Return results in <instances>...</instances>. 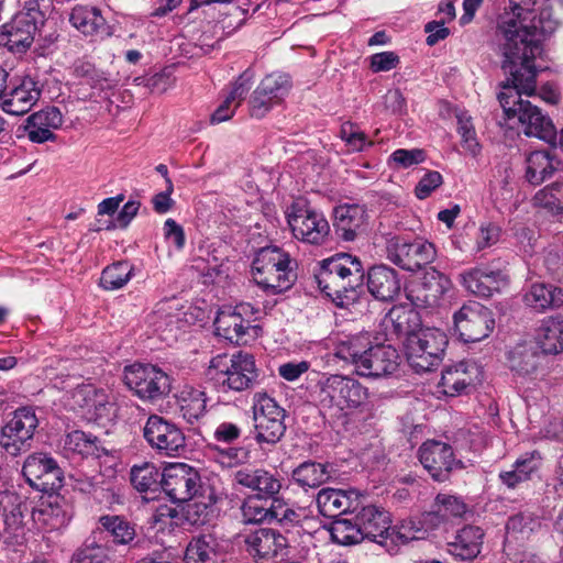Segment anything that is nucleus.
Masks as SVG:
<instances>
[{"mask_svg":"<svg viewBox=\"0 0 563 563\" xmlns=\"http://www.w3.org/2000/svg\"><path fill=\"white\" fill-rule=\"evenodd\" d=\"M69 22L85 35H96L104 30L106 20L95 7L76 5L70 13Z\"/></svg>","mask_w":563,"mask_h":563,"instance_id":"46","label":"nucleus"},{"mask_svg":"<svg viewBox=\"0 0 563 563\" xmlns=\"http://www.w3.org/2000/svg\"><path fill=\"white\" fill-rule=\"evenodd\" d=\"M249 453L244 448H214V460L223 467H234L247 461Z\"/></svg>","mask_w":563,"mask_h":563,"instance_id":"59","label":"nucleus"},{"mask_svg":"<svg viewBox=\"0 0 563 563\" xmlns=\"http://www.w3.org/2000/svg\"><path fill=\"white\" fill-rule=\"evenodd\" d=\"M499 13L496 36L504 57L503 68L510 74L498 100L507 120L518 122L523 133L554 144L556 131L552 120L522 95L532 96L537 88V57L542 43L559 25L550 7L536 10L537 0H508Z\"/></svg>","mask_w":563,"mask_h":563,"instance_id":"1","label":"nucleus"},{"mask_svg":"<svg viewBox=\"0 0 563 563\" xmlns=\"http://www.w3.org/2000/svg\"><path fill=\"white\" fill-rule=\"evenodd\" d=\"M291 235L297 241L322 246L330 239V224L323 213L313 209L306 200L298 199L285 210Z\"/></svg>","mask_w":563,"mask_h":563,"instance_id":"6","label":"nucleus"},{"mask_svg":"<svg viewBox=\"0 0 563 563\" xmlns=\"http://www.w3.org/2000/svg\"><path fill=\"white\" fill-rule=\"evenodd\" d=\"M540 362V354L532 344L521 343L508 353V364L515 375L522 379H534Z\"/></svg>","mask_w":563,"mask_h":563,"instance_id":"34","label":"nucleus"},{"mask_svg":"<svg viewBox=\"0 0 563 563\" xmlns=\"http://www.w3.org/2000/svg\"><path fill=\"white\" fill-rule=\"evenodd\" d=\"M526 306L542 312L563 306V289L551 284L533 283L523 294Z\"/></svg>","mask_w":563,"mask_h":563,"instance_id":"33","label":"nucleus"},{"mask_svg":"<svg viewBox=\"0 0 563 563\" xmlns=\"http://www.w3.org/2000/svg\"><path fill=\"white\" fill-rule=\"evenodd\" d=\"M456 120L457 133L461 136L463 148L472 156L478 155L481 152V145L477 141L471 115L465 111H461L456 114Z\"/></svg>","mask_w":563,"mask_h":563,"instance_id":"54","label":"nucleus"},{"mask_svg":"<svg viewBox=\"0 0 563 563\" xmlns=\"http://www.w3.org/2000/svg\"><path fill=\"white\" fill-rule=\"evenodd\" d=\"M38 31L35 13L20 11L0 26V46L23 54L32 46Z\"/></svg>","mask_w":563,"mask_h":563,"instance_id":"16","label":"nucleus"},{"mask_svg":"<svg viewBox=\"0 0 563 563\" xmlns=\"http://www.w3.org/2000/svg\"><path fill=\"white\" fill-rule=\"evenodd\" d=\"M333 474L330 464L306 461L292 471L294 482L303 489L318 488L327 483Z\"/></svg>","mask_w":563,"mask_h":563,"instance_id":"41","label":"nucleus"},{"mask_svg":"<svg viewBox=\"0 0 563 563\" xmlns=\"http://www.w3.org/2000/svg\"><path fill=\"white\" fill-rule=\"evenodd\" d=\"M367 288L377 300H394L401 290L398 273L387 265H375L367 272Z\"/></svg>","mask_w":563,"mask_h":563,"instance_id":"29","label":"nucleus"},{"mask_svg":"<svg viewBox=\"0 0 563 563\" xmlns=\"http://www.w3.org/2000/svg\"><path fill=\"white\" fill-rule=\"evenodd\" d=\"M22 473L27 483L41 492L56 490L63 486L62 470L46 453H34L27 456Z\"/></svg>","mask_w":563,"mask_h":563,"instance_id":"18","label":"nucleus"},{"mask_svg":"<svg viewBox=\"0 0 563 563\" xmlns=\"http://www.w3.org/2000/svg\"><path fill=\"white\" fill-rule=\"evenodd\" d=\"M542 455L534 450L522 454L516 460L511 471L501 472L499 478L509 488H515L520 483L531 478L542 464Z\"/></svg>","mask_w":563,"mask_h":563,"instance_id":"38","label":"nucleus"},{"mask_svg":"<svg viewBox=\"0 0 563 563\" xmlns=\"http://www.w3.org/2000/svg\"><path fill=\"white\" fill-rule=\"evenodd\" d=\"M200 483L198 472L186 463H173L163 472L162 489L175 503L195 497Z\"/></svg>","mask_w":563,"mask_h":563,"instance_id":"19","label":"nucleus"},{"mask_svg":"<svg viewBox=\"0 0 563 563\" xmlns=\"http://www.w3.org/2000/svg\"><path fill=\"white\" fill-rule=\"evenodd\" d=\"M130 479L133 487L141 494L158 493L163 486V473L148 462L132 466Z\"/></svg>","mask_w":563,"mask_h":563,"instance_id":"43","label":"nucleus"},{"mask_svg":"<svg viewBox=\"0 0 563 563\" xmlns=\"http://www.w3.org/2000/svg\"><path fill=\"white\" fill-rule=\"evenodd\" d=\"M222 554L218 551V543L212 536H199L188 544L185 553V563H219Z\"/></svg>","mask_w":563,"mask_h":563,"instance_id":"44","label":"nucleus"},{"mask_svg":"<svg viewBox=\"0 0 563 563\" xmlns=\"http://www.w3.org/2000/svg\"><path fill=\"white\" fill-rule=\"evenodd\" d=\"M532 205L553 214L563 212V181H555L539 189L532 198Z\"/></svg>","mask_w":563,"mask_h":563,"instance_id":"50","label":"nucleus"},{"mask_svg":"<svg viewBox=\"0 0 563 563\" xmlns=\"http://www.w3.org/2000/svg\"><path fill=\"white\" fill-rule=\"evenodd\" d=\"M258 313L260 310L249 302L224 306L214 319L216 334L230 343L246 344L258 334L260 327L254 324Z\"/></svg>","mask_w":563,"mask_h":563,"instance_id":"9","label":"nucleus"},{"mask_svg":"<svg viewBox=\"0 0 563 563\" xmlns=\"http://www.w3.org/2000/svg\"><path fill=\"white\" fill-rule=\"evenodd\" d=\"M356 519L365 538L382 545L388 544L391 533L388 511L375 505H367L356 514Z\"/></svg>","mask_w":563,"mask_h":563,"instance_id":"25","label":"nucleus"},{"mask_svg":"<svg viewBox=\"0 0 563 563\" xmlns=\"http://www.w3.org/2000/svg\"><path fill=\"white\" fill-rule=\"evenodd\" d=\"M38 420L32 408L23 407L0 430V448L10 456H18L31 446Z\"/></svg>","mask_w":563,"mask_h":563,"instance_id":"14","label":"nucleus"},{"mask_svg":"<svg viewBox=\"0 0 563 563\" xmlns=\"http://www.w3.org/2000/svg\"><path fill=\"white\" fill-rule=\"evenodd\" d=\"M275 104L278 103L268 97L267 93L262 91L258 93L257 87L250 99L251 115L261 119L266 115Z\"/></svg>","mask_w":563,"mask_h":563,"instance_id":"63","label":"nucleus"},{"mask_svg":"<svg viewBox=\"0 0 563 563\" xmlns=\"http://www.w3.org/2000/svg\"><path fill=\"white\" fill-rule=\"evenodd\" d=\"M177 510L167 505L159 506L152 515V526L157 531H165L173 529Z\"/></svg>","mask_w":563,"mask_h":563,"instance_id":"62","label":"nucleus"},{"mask_svg":"<svg viewBox=\"0 0 563 563\" xmlns=\"http://www.w3.org/2000/svg\"><path fill=\"white\" fill-rule=\"evenodd\" d=\"M333 542L340 545H352L365 539L358 520L340 518L331 523L329 529Z\"/></svg>","mask_w":563,"mask_h":563,"instance_id":"49","label":"nucleus"},{"mask_svg":"<svg viewBox=\"0 0 563 563\" xmlns=\"http://www.w3.org/2000/svg\"><path fill=\"white\" fill-rule=\"evenodd\" d=\"M483 537L481 528L465 526L446 543V552L461 561L473 560L481 552Z\"/></svg>","mask_w":563,"mask_h":563,"instance_id":"31","label":"nucleus"},{"mask_svg":"<svg viewBox=\"0 0 563 563\" xmlns=\"http://www.w3.org/2000/svg\"><path fill=\"white\" fill-rule=\"evenodd\" d=\"M234 481L255 493L260 499H271L280 492L283 478L264 468L245 467L234 474Z\"/></svg>","mask_w":563,"mask_h":563,"instance_id":"23","label":"nucleus"},{"mask_svg":"<svg viewBox=\"0 0 563 563\" xmlns=\"http://www.w3.org/2000/svg\"><path fill=\"white\" fill-rule=\"evenodd\" d=\"M311 395L320 412L332 420H345L362 412L369 402V389L358 379L343 374L323 373Z\"/></svg>","mask_w":563,"mask_h":563,"instance_id":"2","label":"nucleus"},{"mask_svg":"<svg viewBox=\"0 0 563 563\" xmlns=\"http://www.w3.org/2000/svg\"><path fill=\"white\" fill-rule=\"evenodd\" d=\"M99 522L118 544H128L135 538L134 526L123 517L107 515L100 517Z\"/></svg>","mask_w":563,"mask_h":563,"instance_id":"51","label":"nucleus"},{"mask_svg":"<svg viewBox=\"0 0 563 563\" xmlns=\"http://www.w3.org/2000/svg\"><path fill=\"white\" fill-rule=\"evenodd\" d=\"M124 383L143 400L156 401L172 389L170 377L152 364L135 363L124 368Z\"/></svg>","mask_w":563,"mask_h":563,"instance_id":"10","label":"nucleus"},{"mask_svg":"<svg viewBox=\"0 0 563 563\" xmlns=\"http://www.w3.org/2000/svg\"><path fill=\"white\" fill-rule=\"evenodd\" d=\"M482 371L475 362H460L442 372L439 384L441 393L454 397L481 382Z\"/></svg>","mask_w":563,"mask_h":563,"instance_id":"22","label":"nucleus"},{"mask_svg":"<svg viewBox=\"0 0 563 563\" xmlns=\"http://www.w3.org/2000/svg\"><path fill=\"white\" fill-rule=\"evenodd\" d=\"M442 181L443 178L439 172H428L416 186L415 192L417 198L426 199L442 184Z\"/></svg>","mask_w":563,"mask_h":563,"instance_id":"64","label":"nucleus"},{"mask_svg":"<svg viewBox=\"0 0 563 563\" xmlns=\"http://www.w3.org/2000/svg\"><path fill=\"white\" fill-rule=\"evenodd\" d=\"M71 510L56 497L54 501L42 503L32 511L33 521L47 530H58L68 525L71 519Z\"/></svg>","mask_w":563,"mask_h":563,"instance_id":"36","label":"nucleus"},{"mask_svg":"<svg viewBox=\"0 0 563 563\" xmlns=\"http://www.w3.org/2000/svg\"><path fill=\"white\" fill-rule=\"evenodd\" d=\"M435 519L437 516L430 512L406 519L391 528L389 541L395 544H405L413 540H423L437 527Z\"/></svg>","mask_w":563,"mask_h":563,"instance_id":"30","label":"nucleus"},{"mask_svg":"<svg viewBox=\"0 0 563 563\" xmlns=\"http://www.w3.org/2000/svg\"><path fill=\"white\" fill-rule=\"evenodd\" d=\"M335 225L345 241H353L356 232L365 222V211L356 205H344L335 208Z\"/></svg>","mask_w":563,"mask_h":563,"instance_id":"45","label":"nucleus"},{"mask_svg":"<svg viewBox=\"0 0 563 563\" xmlns=\"http://www.w3.org/2000/svg\"><path fill=\"white\" fill-rule=\"evenodd\" d=\"M419 461L430 476L438 482L449 478L452 470L460 466L452 448L441 441H427L419 449Z\"/></svg>","mask_w":563,"mask_h":563,"instance_id":"20","label":"nucleus"},{"mask_svg":"<svg viewBox=\"0 0 563 563\" xmlns=\"http://www.w3.org/2000/svg\"><path fill=\"white\" fill-rule=\"evenodd\" d=\"M213 515V505L197 498H191L185 509L186 520L194 526L207 523Z\"/></svg>","mask_w":563,"mask_h":563,"instance_id":"57","label":"nucleus"},{"mask_svg":"<svg viewBox=\"0 0 563 563\" xmlns=\"http://www.w3.org/2000/svg\"><path fill=\"white\" fill-rule=\"evenodd\" d=\"M208 376L222 391H243L253 386L257 377L254 356L239 351L211 358Z\"/></svg>","mask_w":563,"mask_h":563,"instance_id":"5","label":"nucleus"},{"mask_svg":"<svg viewBox=\"0 0 563 563\" xmlns=\"http://www.w3.org/2000/svg\"><path fill=\"white\" fill-rule=\"evenodd\" d=\"M143 437L153 450L166 456L179 455L185 450V435L181 430L157 415L147 418Z\"/></svg>","mask_w":563,"mask_h":563,"instance_id":"15","label":"nucleus"},{"mask_svg":"<svg viewBox=\"0 0 563 563\" xmlns=\"http://www.w3.org/2000/svg\"><path fill=\"white\" fill-rule=\"evenodd\" d=\"M424 159L426 153L420 148H398L389 157V161L398 168H409L421 164Z\"/></svg>","mask_w":563,"mask_h":563,"instance_id":"60","label":"nucleus"},{"mask_svg":"<svg viewBox=\"0 0 563 563\" xmlns=\"http://www.w3.org/2000/svg\"><path fill=\"white\" fill-rule=\"evenodd\" d=\"M335 356L354 366L356 375L379 378L394 374L399 366L398 351L388 344H373L367 333L341 340Z\"/></svg>","mask_w":563,"mask_h":563,"instance_id":"3","label":"nucleus"},{"mask_svg":"<svg viewBox=\"0 0 563 563\" xmlns=\"http://www.w3.org/2000/svg\"><path fill=\"white\" fill-rule=\"evenodd\" d=\"M434 510L430 514L437 516L435 523L440 520H448L451 517H461L466 511L465 504L455 496L439 494L435 498Z\"/></svg>","mask_w":563,"mask_h":563,"instance_id":"53","label":"nucleus"},{"mask_svg":"<svg viewBox=\"0 0 563 563\" xmlns=\"http://www.w3.org/2000/svg\"><path fill=\"white\" fill-rule=\"evenodd\" d=\"M41 88L37 81L25 76L11 79L3 88L0 109L10 115H24L37 103Z\"/></svg>","mask_w":563,"mask_h":563,"instance_id":"17","label":"nucleus"},{"mask_svg":"<svg viewBox=\"0 0 563 563\" xmlns=\"http://www.w3.org/2000/svg\"><path fill=\"white\" fill-rule=\"evenodd\" d=\"M386 256L402 269L416 272L435 260L437 250L433 243L423 239L409 241L393 235L386 240Z\"/></svg>","mask_w":563,"mask_h":563,"instance_id":"11","label":"nucleus"},{"mask_svg":"<svg viewBox=\"0 0 563 563\" xmlns=\"http://www.w3.org/2000/svg\"><path fill=\"white\" fill-rule=\"evenodd\" d=\"M537 343L545 354L563 352V316L544 318L537 330Z\"/></svg>","mask_w":563,"mask_h":563,"instance_id":"39","label":"nucleus"},{"mask_svg":"<svg viewBox=\"0 0 563 563\" xmlns=\"http://www.w3.org/2000/svg\"><path fill=\"white\" fill-rule=\"evenodd\" d=\"M263 501L266 500L260 499V497L256 496L249 497L244 500L241 510L245 522L257 523L272 517V507L267 508Z\"/></svg>","mask_w":563,"mask_h":563,"instance_id":"56","label":"nucleus"},{"mask_svg":"<svg viewBox=\"0 0 563 563\" xmlns=\"http://www.w3.org/2000/svg\"><path fill=\"white\" fill-rule=\"evenodd\" d=\"M257 87L258 93L261 91L267 93L268 97L279 103L289 91L290 80L287 75L271 74L267 75Z\"/></svg>","mask_w":563,"mask_h":563,"instance_id":"55","label":"nucleus"},{"mask_svg":"<svg viewBox=\"0 0 563 563\" xmlns=\"http://www.w3.org/2000/svg\"><path fill=\"white\" fill-rule=\"evenodd\" d=\"M135 275V266L128 261H121L107 266L100 277V286L106 290H117L124 287Z\"/></svg>","mask_w":563,"mask_h":563,"instance_id":"48","label":"nucleus"},{"mask_svg":"<svg viewBox=\"0 0 563 563\" xmlns=\"http://www.w3.org/2000/svg\"><path fill=\"white\" fill-rule=\"evenodd\" d=\"M454 329L465 343L479 342L495 329V318L490 309L477 301H468L453 316Z\"/></svg>","mask_w":563,"mask_h":563,"instance_id":"13","label":"nucleus"},{"mask_svg":"<svg viewBox=\"0 0 563 563\" xmlns=\"http://www.w3.org/2000/svg\"><path fill=\"white\" fill-rule=\"evenodd\" d=\"M500 228L493 223H482L475 238V251L481 252L499 241Z\"/></svg>","mask_w":563,"mask_h":563,"instance_id":"61","label":"nucleus"},{"mask_svg":"<svg viewBox=\"0 0 563 563\" xmlns=\"http://www.w3.org/2000/svg\"><path fill=\"white\" fill-rule=\"evenodd\" d=\"M253 417L255 439L258 443L275 444L284 435L285 410L274 398L265 393H256L253 397Z\"/></svg>","mask_w":563,"mask_h":563,"instance_id":"12","label":"nucleus"},{"mask_svg":"<svg viewBox=\"0 0 563 563\" xmlns=\"http://www.w3.org/2000/svg\"><path fill=\"white\" fill-rule=\"evenodd\" d=\"M353 490L323 488L317 495L319 512L328 518H335L351 509Z\"/></svg>","mask_w":563,"mask_h":563,"instance_id":"40","label":"nucleus"},{"mask_svg":"<svg viewBox=\"0 0 563 563\" xmlns=\"http://www.w3.org/2000/svg\"><path fill=\"white\" fill-rule=\"evenodd\" d=\"M179 416L189 424L198 422L205 415L207 398L205 391L184 385L176 395Z\"/></svg>","mask_w":563,"mask_h":563,"instance_id":"37","label":"nucleus"},{"mask_svg":"<svg viewBox=\"0 0 563 563\" xmlns=\"http://www.w3.org/2000/svg\"><path fill=\"white\" fill-rule=\"evenodd\" d=\"M245 544L255 560H269L287 548V540L274 529L258 528L245 537Z\"/></svg>","mask_w":563,"mask_h":563,"instance_id":"26","label":"nucleus"},{"mask_svg":"<svg viewBox=\"0 0 563 563\" xmlns=\"http://www.w3.org/2000/svg\"><path fill=\"white\" fill-rule=\"evenodd\" d=\"M63 121V114L58 108L45 107L26 118L24 130L31 142L42 144L55 141L54 131L62 126Z\"/></svg>","mask_w":563,"mask_h":563,"instance_id":"24","label":"nucleus"},{"mask_svg":"<svg viewBox=\"0 0 563 563\" xmlns=\"http://www.w3.org/2000/svg\"><path fill=\"white\" fill-rule=\"evenodd\" d=\"M63 451L66 456H93L100 459L107 454L106 449L100 448L97 438L75 430L67 433L63 440Z\"/></svg>","mask_w":563,"mask_h":563,"instance_id":"42","label":"nucleus"},{"mask_svg":"<svg viewBox=\"0 0 563 563\" xmlns=\"http://www.w3.org/2000/svg\"><path fill=\"white\" fill-rule=\"evenodd\" d=\"M272 518L283 525H300L308 516L303 508L294 509L274 499L272 504Z\"/></svg>","mask_w":563,"mask_h":563,"instance_id":"58","label":"nucleus"},{"mask_svg":"<svg viewBox=\"0 0 563 563\" xmlns=\"http://www.w3.org/2000/svg\"><path fill=\"white\" fill-rule=\"evenodd\" d=\"M459 282L466 291L475 296L490 297L507 286L508 277L501 271L479 265L460 273Z\"/></svg>","mask_w":563,"mask_h":563,"instance_id":"21","label":"nucleus"},{"mask_svg":"<svg viewBox=\"0 0 563 563\" xmlns=\"http://www.w3.org/2000/svg\"><path fill=\"white\" fill-rule=\"evenodd\" d=\"M290 256L277 246L261 249L252 263L253 278L263 288L274 292L288 289L292 283Z\"/></svg>","mask_w":563,"mask_h":563,"instance_id":"7","label":"nucleus"},{"mask_svg":"<svg viewBox=\"0 0 563 563\" xmlns=\"http://www.w3.org/2000/svg\"><path fill=\"white\" fill-rule=\"evenodd\" d=\"M19 496L11 489L0 490V507L5 515L4 542L9 545L21 547L26 541V531L22 522V515L18 510Z\"/></svg>","mask_w":563,"mask_h":563,"instance_id":"27","label":"nucleus"},{"mask_svg":"<svg viewBox=\"0 0 563 563\" xmlns=\"http://www.w3.org/2000/svg\"><path fill=\"white\" fill-rule=\"evenodd\" d=\"M364 276V267L358 257L340 253L320 262L316 280L327 296L343 307L355 299L356 289L363 285Z\"/></svg>","mask_w":563,"mask_h":563,"instance_id":"4","label":"nucleus"},{"mask_svg":"<svg viewBox=\"0 0 563 563\" xmlns=\"http://www.w3.org/2000/svg\"><path fill=\"white\" fill-rule=\"evenodd\" d=\"M448 345L445 333L437 328H420L404 341L410 366L416 372H429L438 367Z\"/></svg>","mask_w":563,"mask_h":563,"instance_id":"8","label":"nucleus"},{"mask_svg":"<svg viewBox=\"0 0 563 563\" xmlns=\"http://www.w3.org/2000/svg\"><path fill=\"white\" fill-rule=\"evenodd\" d=\"M74 404L79 408L101 415L109 404V395L106 389L91 384L78 386L73 393Z\"/></svg>","mask_w":563,"mask_h":563,"instance_id":"47","label":"nucleus"},{"mask_svg":"<svg viewBox=\"0 0 563 563\" xmlns=\"http://www.w3.org/2000/svg\"><path fill=\"white\" fill-rule=\"evenodd\" d=\"M383 327L389 340L404 341L421 328L418 312L405 306L393 307L383 319Z\"/></svg>","mask_w":563,"mask_h":563,"instance_id":"28","label":"nucleus"},{"mask_svg":"<svg viewBox=\"0 0 563 563\" xmlns=\"http://www.w3.org/2000/svg\"><path fill=\"white\" fill-rule=\"evenodd\" d=\"M71 563H111L110 551L106 545L87 540L74 553Z\"/></svg>","mask_w":563,"mask_h":563,"instance_id":"52","label":"nucleus"},{"mask_svg":"<svg viewBox=\"0 0 563 563\" xmlns=\"http://www.w3.org/2000/svg\"><path fill=\"white\" fill-rule=\"evenodd\" d=\"M452 283L448 276L439 271L431 269L426 273L421 286L413 297L409 295L411 300H417V305L427 307L439 306L443 297L451 290Z\"/></svg>","mask_w":563,"mask_h":563,"instance_id":"32","label":"nucleus"},{"mask_svg":"<svg viewBox=\"0 0 563 563\" xmlns=\"http://www.w3.org/2000/svg\"><path fill=\"white\" fill-rule=\"evenodd\" d=\"M526 179L531 185H540L560 169V159L548 151H536L526 159Z\"/></svg>","mask_w":563,"mask_h":563,"instance_id":"35","label":"nucleus"}]
</instances>
